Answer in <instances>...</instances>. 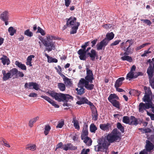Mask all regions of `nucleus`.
I'll use <instances>...</instances> for the list:
<instances>
[{"label": "nucleus", "instance_id": "nucleus-41", "mask_svg": "<svg viewBox=\"0 0 154 154\" xmlns=\"http://www.w3.org/2000/svg\"><path fill=\"white\" fill-rule=\"evenodd\" d=\"M31 84L32 89H34L36 91H38L39 89V85L36 83L31 82Z\"/></svg>", "mask_w": 154, "mask_h": 154}, {"label": "nucleus", "instance_id": "nucleus-60", "mask_svg": "<svg viewBox=\"0 0 154 154\" xmlns=\"http://www.w3.org/2000/svg\"><path fill=\"white\" fill-rule=\"evenodd\" d=\"M121 40H117L115 41L113 43H112L110 45V46H113L116 45L118 44L120 42H121Z\"/></svg>", "mask_w": 154, "mask_h": 154}, {"label": "nucleus", "instance_id": "nucleus-34", "mask_svg": "<svg viewBox=\"0 0 154 154\" xmlns=\"http://www.w3.org/2000/svg\"><path fill=\"white\" fill-rule=\"evenodd\" d=\"M39 119L38 116H37L30 119L29 123V127H32L33 125V124L36 122Z\"/></svg>", "mask_w": 154, "mask_h": 154}, {"label": "nucleus", "instance_id": "nucleus-50", "mask_svg": "<svg viewBox=\"0 0 154 154\" xmlns=\"http://www.w3.org/2000/svg\"><path fill=\"white\" fill-rule=\"evenodd\" d=\"M31 85V82H26L24 85V88L26 89H32Z\"/></svg>", "mask_w": 154, "mask_h": 154}, {"label": "nucleus", "instance_id": "nucleus-12", "mask_svg": "<svg viewBox=\"0 0 154 154\" xmlns=\"http://www.w3.org/2000/svg\"><path fill=\"white\" fill-rule=\"evenodd\" d=\"M90 108L92 112L93 119L96 121L98 119V116L97 111L96 108L94 105H92Z\"/></svg>", "mask_w": 154, "mask_h": 154}, {"label": "nucleus", "instance_id": "nucleus-24", "mask_svg": "<svg viewBox=\"0 0 154 154\" xmlns=\"http://www.w3.org/2000/svg\"><path fill=\"white\" fill-rule=\"evenodd\" d=\"M125 80L124 77H120L118 78L116 81L115 84V87H119L122 85V82Z\"/></svg>", "mask_w": 154, "mask_h": 154}, {"label": "nucleus", "instance_id": "nucleus-40", "mask_svg": "<svg viewBox=\"0 0 154 154\" xmlns=\"http://www.w3.org/2000/svg\"><path fill=\"white\" fill-rule=\"evenodd\" d=\"M8 31L10 33V35L11 36H13L16 33V30L13 27L11 26L9 28Z\"/></svg>", "mask_w": 154, "mask_h": 154}, {"label": "nucleus", "instance_id": "nucleus-31", "mask_svg": "<svg viewBox=\"0 0 154 154\" xmlns=\"http://www.w3.org/2000/svg\"><path fill=\"white\" fill-rule=\"evenodd\" d=\"M83 139L84 140V142L88 146H91L92 144V141L91 138L88 136L85 137H83Z\"/></svg>", "mask_w": 154, "mask_h": 154}, {"label": "nucleus", "instance_id": "nucleus-38", "mask_svg": "<svg viewBox=\"0 0 154 154\" xmlns=\"http://www.w3.org/2000/svg\"><path fill=\"white\" fill-rule=\"evenodd\" d=\"M133 78H135L134 72L130 71L127 75L126 79H129V80H130L131 79Z\"/></svg>", "mask_w": 154, "mask_h": 154}, {"label": "nucleus", "instance_id": "nucleus-20", "mask_svg": "<svg viewBox=\"0 0 154 154\" xmlns=\"http://www.w3.org/2000/svg\"><path fill=\"white\" fill-rule=\"evenodd\" d=\"M111 125L109 123L106 124H102L100 125V129L104 131H109V129L111 128Z\"/></svg>", "mask_w": 154, "mask_h": 154}, {"label": "nucleus", "instance_id": "nucleus-35", "mask_svg": "<svg viewBox=\"0 0 154 154\" xmlns=\"http://www.w3.org/2000/svg\"><path fill=\"white\" fill-rule=\"evenodd\" d=\"M141 93V92L140 91L134 89L132 90L129 92V94L130 95L133 96H139Z\"/></svg>", "mask_w": 154, "mask_h": 154}, {"label": "nucleus", "instance_id": "nucleus-22", "mask_svg": "<svg viewBox=\"0 0 154 154\" xmlns=\"http://www.w3.org/2000/svg\"><path fill=\"white\" fill-rule=\"evenodd\" d=\"M0 60H1L3 65H5L6 64L8 65L10 63L9 58L5 55H3L2 57L0 58Z\"/></svg>", "mask_w": 154, "mask_h": 154}, {"label": "nucleus", "instance_id": "nucleus-23", "mask_svg": "<svg viewBox=\"0 0 154 154\" xmlns=\"http://www.w3.org/2000/svg\"><path fill=\"white\" fill-rule=\"evenodd\" d=\"M75 26H72L71 30L70 32L71 34H74L77 32V31L78 29L79 26L80 25V23L79 22L75 23L74 24Z\"/></svg>", "mask_w": 154, "mask_h": 154}, {"label": "nucleus", "instance_id": "nucleus-33", "mask_svg": "<svg viewBox=\"0 0 154 154\" xmlns=\"http://www.w3.org/2000/svg\"><path fill=\"white\" fill-rule=\"evenodd\" d=\"M72 122L73 123L75 129L79 130L80 129V127L79 125V121L76 120L75 117L73 118Z\"/></svg>", "mask_w": 154, "mask_h": 154}, {"label": "nucleus", "instance_id": "nucleus-48", "mask_svg": "<svg viewBox=\"0 0 154 154\" xmlns=\"http://www.w3.org/2000/svg\"><path fill=\"white\" fill-rule=\"evenodd\" d=\"M151 43L150 42H146L145 43L143 44L142 45L137 47L136 48V51H138L140 49H141L142 48L144 47L145 46L147 45H149Z\"/></svg>", "mask_w": 154, "mask_h": 154}, {"label": "nucleus", "instance_id": "nucleus-13", "mask_svg": "<svg viewBox=\"0 0 154 154\" xmlns=\"http://www.w3.org/2000/svg\"><path fill=\"white\" fill-rule=\"evenodd\" d=\"M152 60L150 59H149L147 60V62L149 63V66L147 69V73L154 72V58H152Z\"/></svg>", "mask_w": 154, "mask_h": 154}, {"label": "nucleus", "instance_id": "nucleus-3", "mask_svg": "<svg viewBox=\"0 0 154 154\" xmlns=\"http://www.w3.org/2000/svg\"><path fill=\"white\" fill-rule=\"evenodd\" d=\"M49 96L59 102L66 101L67 102L70 99H73V97L67 94L55 92L54 91H51L47 92Z\"/></svg>", "mask_w": 154, "mask_h": 154}, {"label": "nucleus", "instance_id": "nucleus-54", "mask_svg": "<svg viewBox=\"0 0 154 154\" xmlns=\"http://www.w3.org/2000/svg\"><path fill=\"white\" fill-rule=\"evenodd\" d=\"M63 147H64V146L62 143V142H60L56 145L55 150H56L57 149L59 148H61L63 149Z\"/></svg>", "mask_w": 154, "mask_h": 154}, {"label": "nucleus", "instance_id": "nucleus-21", "mask_svg": "<svg viewBox=\"0 0 154 154\" xmlns=\"http://www.w3.org/2000/svg\"><path fill=\"white\" fill-rule=\"evenodd\" d=\"M64 147L63 148V149L65 151H67L68 150H75L77 149L76 147L73 146V145L70 143L64 144Z\"/></svg>", "mask_w": 154, "mask_h": 154}, {"label": "nucleus", "instance_id": "nucleus-30", "mask_svg": "<svg viewBox=\"0 0 154 154\" xmlns=\"http://www.w3.org/2000/svg\"><path fill=\"white\" fill-rule=\"evenodd\" d=\"M82 85H79V83L78 84V86L80 88L79 89L78 88L76 89V91H77V94L79 95H82L85 93V89L83 88V86H81Z\"/></svg>", "mask_w": 154, "mask_h": 154}, {"label": "nucleus", "instance_id": "nucleus-53", "mask_svg": "<svg viewBox=\"0 0 154 154\" xmlns=\"http://www.w3.org/2000/svg\"><path fill=\"white\" fill-rule=\"evenodd\" d=\"M64 124V121L63 120H61V121L59 122L58 124L56 126V128H61L63 127Z\"/></svg>", "mask_w": 154, "mask_h": 154}, {"label": "nucleus", "instance_id": "nucleus-9", "mask_svg": "<svg viewBox=\"0 0 154 154\" xmlns=\"http://www.w3.org/2000/svg\"><path fill=\"white\" fill-rule=\"evenodd\" d=\"M77 18L75 17L71 16L69 18H66V25H65L62 28L63 30L66 29L67 27H71L74 25L75 23L76 22Z\"/></svg>", "mask_w": 154, "mask_h": 154}, {"label": "nucleus", "instance_id": "nucleus-57", "mask_svg": "<svg viewBox=\"0 0 154 154\" xmlns=\"http://www.w3.org/2000/svg\"><path fill=\"white\" fill-rule=\"evenodd\" d=\"M150 48H149L148 51H144V53L143 54L141 55V56L142 57H144L145 56H147V54H149L151 53V51H149V50Z\"/></svg>", "mask_w": 154, "mask_h": 154}, {"label": "nucleus", "instance_id": "nucleus-36", "mask_svg": "<svg viewBox=\"0 0 154 154\" xmlns=\"http://www.w3.org/2000/svg\"><path fill=\"white\" fill-rule=\"evenodd\" d=\"M144 89L145 91L144 95H147L151 96H152V93L149 88H148L146 86H144Z\"/></svg>", "mask_w": 154, "mask_h": 154}, {"label": "nucleus", "instance_id": "nucleus-27", "mask_svg": "<svg viewBox=\"0 0 154 154\" xmlns=\"http://www.w3.org/2000/svg\"><path fill=\"white\" fill-rule=\"evenodd\" d=\"M2 72L3 75L2 78L3 80H7L9 78H11V74L10 72H8L6 73L5 71V70H3L2 71Z\"/></svg>", "mask_w": 154, "mask_h": 154}, {"label": "nucleus", "instance_id": "nucleus-37", "mask_svg": "<svg viewBox=\"0 0 154 154\" xmlns=\"http://www.w3.org/2000/svg\"><path fill=\"white\" fill-rule=\"evenodd\" d=\"M58 88L60 91H64L65 90L66 86L65 84L62 83H57Z\"/></svg>", "mask_w": 154, "mask_h": 154}, {"label": "nucleus", "instance_id": "nucleus-6", "mask_svg": "<svg viewBox=\"0 0 154 154\" xmlns=\"http://www.w3.org/2000/svg\"><path fill=\"white\" fill-rule=\"evenodd\" d=\"M114 36V34L113 32H111L107 33L106 35V38L101 41L99 44H97V50H102L103 47H105L108 44L109 41L112 40Z\"/></svg>", "mask_w": 154, "mask_h": 154}, {"label": "nucleus", "instance_id": "nucleus-59", "mask_svg": "<svg viewBox=\"0 0 154 154\" xmlns=\"http://www.w3.org/2000/svg\"><path fill=\"white\" fill-rule=\"evenodd\" d=\"M103 27L107 29L111 28L112 26V25L109 24H105L103 25Z\"/></svg>", "mask_w": 154, "mask_h": 154}, {"label": "nucleus", "instance_id": "nucleus-16", "mask_svg": "<svg viewBox=\"0 0 154 154\" xmlns=\"http://www.w3.org/2000/svg\"><path fill=\"white\" fill-rule=\"evenodd\" d=\"M154 72L147 73L148 75L150 85L152 88H154Z\"/></svg>", "mask_w": 154, "mask_h": 154}, {"label": "nucleus", "instance_id": "nucleus-64", "mask_svg": "<svg viewBox=\"0 0 154 154\" xmlns=\"http://www.w3.org/2000/svg\"><path fill=\"white\" fill-rule=\"evenodd\" d=\"M148 139L151 141H154V135H152L149 137H148L147 136Z\"/></svg>", "mask_w": 154, "mask_h": 154}, {"label": "nucleus", "instance_id": "nucleus-42", "mask_svg": "<svg viewBox=\"0 0 154 154\" xmlns=\"http://www.w3.org/2000/svg\"><path fill=\"white\" fill-rule=\"evenodd\" d=\"M116 126L118 129L120 130L122 133L124 132V128L120 122H118L117 123Z\"/></svg>", "mask_w": 154, "mask_h": 154}, {"label": "nucleus", "instance_id": "nucleus-51", "mask_svg": "<svg viewBox=\"0 0 154 154\" xmlns=\"http://www.w3.org/2000/svg\"><path fill=\"white\" fill-rule=\"evenodd\" d=\"M24 34L29 37H32L33 35L32 32L30 31L29 29H27L24 32Z\"/></svg>", "mask_w": 154, "mask_h": 154}, {"label": "nucleus", "instance_id": "nucleus-18", "mask_svg": "<svg viewBox=\"0 0 154 154\" xmlns=\"http://www.w3.org/2000/svg\"><path fill=\"white\" fill-rule=\"evenodd\" d=\"M77 53L79 55V58L81 60H86V54L87 53L85 50L81 49L78 51Z\"/></svg>", "mask_w": 154, "mask_h": 154}, {"label": "nucleus", "instance_id": "nucleus-39", "mask_svg": "<svg viewBox=\"0 0 154 154\" xmlns=\"http://www.w3.org/2000/svg\"><path fill=\"white\" fill-rule=\"evenodd\" d=\"M121 59L123 60H127L129 62L132 61V59L131 57L128 56H124L121 57Z\"/></svg>", "mask_w": 154, "mask_h": 154}, {"label": "nucleus", "instance_id": "nucleus-7", "mask_svg": "<svg viewBox=\"0 0 154 154\" xmlns=\"http://www.w3.org/2000/svg\"><path fill=\"white\" fill-rule=\"evenodd\" d=\"M119 99V97L114 93L110 94L108 98V101L113 106L118 109H120V106L119 102L117 100Z\"/></svg>", "mask_w": 154, "mask_h": 154}, {"label": "nucleus", "instance_id": "nucleus-1", "mask_svg": "<svg viewBox=\"0 0 154 154\" xmlns=\"http://www.w3.org/2000/svg\"><path fill=\"white\" fill-rule=\"evenodd\" d=\"M86 75L85 79L81 78L79 82V85H84L85 88L88 90H91L94 88V85L92 83L93 80L94 79V75L92 71L86 68Z\"/></svg>", "mask_w": 154, "mask_h": 154}, {"label": "nucleus", "instance_id": "nucleus-8", "mask_svg": "<svg viewBox=\"0 0 154 154\" xmlns=\"http://www.w3.org/2000/svg\"><path fill=\"white\" fill-rule=\"evenodd\" d=\"M115 129L109 134H108L106 137V139L108 141V143H112L114 142H119L120 140V137L117 134L114 132Z\"/></svg>", "mask_w": 154, "mask_h": 154}, {"label": "nucleus", "instance_id": "nucleus-62", "mask_svg": "<svg viewBox=\"0 0 154 154\" xmlns=\"http://www.w3.org/2000/svg\"><path fill=\"white\" fill-rule=\"evenodd\" d=\"M65 5L67 7H69L71 2V0H65Z\"/></svg>", "mask_w": 154, "mask_h": 154}, {"label": "nucleus", "instance_id": "nucleus-5", "mask_svg": "<svg viewBox=\"0 0 154 154\" xmlns=\"http://www.w3.org/2000/svg\"><path fill=\"white\" fill-rule=\"evenodd\" d=\"M109 145L110 144L105 139L100 138L98 141V144L94 146V150L97 152H105L106 153Z\"/></svg>", "mask_w": 154, "mask_h": 154}, {"label": "nucleus", "instance_id": "nucleus-56", "mask_svg": "<svg viewBox=\"0 0 154 154\" xmlns=\"http://www.w3.org/2000/svg\"><path fill=\"white\" fill-rule=\"evenodd\" d=\"M24 76V75L23 72L20 71H18V72L17 73L16 76V77H15L16 78H17L18 77L22 78Z\"/></svg>", "mask_w": 154, "mask_h": 154}, {"label": "nucleus", "instance_id": "nucleus-43", "mask_svg": "<svg viewBox=\"0 0 154 154\" xmlns=\"http://www.w3.org/2000/svg\"><path fill=\"white\" fill-rule=\"evenodd\" d=\"M130 118L128 116H123L122 119V122L123 123L129 125Z\"/></svg>", "mask_w": 154, "mask_h": 154}, {"label": "nucleus", "instance_id": "nucleus-44", "mask_svg": "<svg viewBox=\"0 0 154 154\" xmlns=\"http://www.w3.org/2000/svg\"><path fill=\"white\" fill-rule=\"evenodd\" d=\"M51 129V127L49 125H45L44 134L45 135H47L48 134Z\"/></svg>", "mask_w": 154, "mask_h": 154}, {"label": "nucleus", "instance_id": "nucleus-19", "mask_svg": "<svg viewBox=\"0 0 154 154\" xmlns=\"http://www.w3.org/2000/svg\"><path fill=\"white\" fill-rule=\"evenodd\" d=\"M150 96L147 95H144L142 98L143 101L145 102H147L146 103H149L151 106L154 107V104L152 102V98H150Z\"/></svg>", "mask_w": 154, "mask_h": 154}, {"label": "nucleus", "instance_id": "nucleus-2", "mask_svg": "<svg viewBox=\"0 0 154 154\" xmlns=\"http://www.w3.org/2000/svg\"><path fill=\"white\" fill-rule=\"evenodd\" d=\"M40 39L43 44L45 47V50L48 52L52 50H54L56 49L55 41L53 40L57 39L56 37L50 35H47L46 36V39H44L43 38L41 37Z\"/></svg>", "mask_w": 154, "mask_h": 154}, {"label": "nucleus", "instance_id": "nucleus-26", "mask_svg": "<svg viewBox=\"0 0 154 154\" xmlns=\"http://www.w3.org/2000/svg\"><path fill=\"white\" fill-rule=\"evenodd\" d=\"M64 82V83L67 85L71 86L72 85V81L70 79L66 77L65 75L62 77Z\"/></svg>", "mask_w": 154, "mask_h": 154}, {"label": "nucleus", "instance_id": "nucleus-46", "mask_svg": "<svg viewBox=\"0 0 154 154\" xmlns=\"http://www.w3.org/2000/svg\"><path fill=\"white\" fill-rule=\"evenodd\" d=\"M17 72L18 70L15 68L12 69L10 71V73L12 76L15 75V77H16Z\"/></svg>", "mask_w": 154, "mask_h": 154}, {"label": "nucleus", "instance_id": "nucleus-29", "mask_svg": "<svg viewBox=\"0 0 154 154\" xmlns=\"http://www.w3.org/2000/svg\"><path fill=\"white\" fill-rule=\"evenodd\" d=\"M87 54L91 58V60L93 61L94 60L95 56L97 55L96 51L94 49H92L91 53L88 52Z\"/></svg>", "mask_w": 154, "mask_h": 154}, {"label": "nucleus", "instance_id": "nucleus-25", "mask_svg": "<svg viewBox=\"0 0 154 154\" xmlns=\"http://www.w3.org/2000/svg\"><path fill=\"white\" fill-rule=\"evenodd\" d=\"M130 120L129 125H137L138 124L137 119L134 116H131L130 117Z\"/></svg>", "mask_w": 154, "mask_h": 154}, {"label": "nucleus", "instance_id": "nucleus-4", "mask_svg": "<svg viewBox=\"0 0 154 154\" xmlns=\"http://www.w3.org/2000/svg\"><path fill=\"white\" fill-rule=\"evenodd\" d=\"M134 43V40L131 39L123 42L120 44V47L125 51L124 53V55H128L133 53V49L132 48L131 46Z\"/></svg>", "mask_w": 154, "mask_h": 154}, {"label": "nucleus", "instance_id": "nucleus-61", "mask_svg": "<svg viewBox=\"0 0 154 154\" xmlns=\"http://www.w3.org/2000/svg\"><path fill=\"white\" fill-rule=\"evenodd\" d=\"M135 78H137L138 76L140 75H143V73L141 72H138L135 73Z\"/></svg>", "mask_w": 154, "mask_h": 154}, {"label": "nucleus", "instance_id": "nucleus-32", "mask_svg": "<svg viewBox=\"0 0 154 154\" xmlns=\"http://www.w3.org/2000/svg\"><path fill=\"white\" fill-rule=\"evenodd\" d=\"M15 64L18 67L23 70H26V66L24 64H22L21 62L18 61H16L15 62Z\"/></svg>", "mask_w": 154, "mask_h": 154}, {"label": "nucleus", "instance_id": "nucleus-55", "mask_svg": "<svg viewBox=\"0 0 154 154\" xmlns=\"http://www.w3.org/2000/svg\"><path fill=\"white\" fill-rule=\"evenodd\" d=\"M141 21H143V23L147 24V25L150 26L152 24L151 21L148 19H143L141 20Z\"/></svg>", "mask_w": 154, "mask_h": 154}, {"label": "nucleus", "instance_id": "nucleus-11", "mask_svg": "<svg viewBox=\"0 0 154 154\" xmlns=\"http://www.w3.org/2000/svg\"><path fill=\"white\" fill-rule=\"evenodd\" d=\"M77 98L79 101H77L76 103L78 105H81L84 104H87L90 106V107L93 105V103L89 101L87 98L85 97H78Z\"/></svg>", "mask_w": 154, "mask_h": 154}, {"label": "nucleus", "instance_id": "nucleus-14", "mask_svg": "<svg viewBox=\"0 0 154 154\" xmlns=\"http://www.w3.org/2000/svg\"><path fill=\"white\" fill-rule=\"evenodd\" d=\"M146 143L145 149L146 151L148 152H152L154 148V145H153V143L148 140H146Z\"/></svg>", "mask_w": 154, "mask_h": 154}, {"label": "nucleus", "instance_id": "nucleus-17", "mask_svg": "<svg viewBox=\"0 0 154 154\" xmlns=\"http://www.w3.org/2000/svg\"><path fill=\"white\" fill-rule=\"evenodd\" d=\"M88 132V125L86 123H85L83 125L82 132L81 133V138L83 139V137L87 136Z\"/></svg>", "mask_w": 154, "mask_h": 154}, {"label": "nucleus", "instance_id": "nucleus-58", "mask_svg": "<svg viewBox=\"0 0 154 154\" xmlns=\"http://www.w3.org/2000/svg\"><path fill=\"white\" fill-rule=\"evenodd\" d=\"M90 151V149H82V152L81 153V154H88V152H89Z\"/></svg>", "mask_w": 154, "mask_h": 154}, {"label": "nucleus", "instance_id": "nucleus-49", "mask_svg": "<svg viewBox=\"0 0 154 154\" xmlns=\"http://www.w3.org/2000/svg\"><path fill=\"white\" fill-rule=\"evenodd\" d=\"M35 146V145H29L26 146V148L27 149H29L32 151H34L36 149Z\"/></svg>", "mask_w": 154, "mask_h": 154}, {"label": "nucleus", "instance_id": "nucleus-52", "mask_svg": "<svg viewBox=\"0 0 154 154\" xmlns=\"http://www.w3.org/2000/svg\"><path fill=\"white\" fill-rule=\"evenodd\" d=\"M37 29V32L40 33L42 35H44L45 34V33L44 30L39 26L38 27Z\"/></svg>", "mask_w": 154, "mask_h": 154}, {"label": "nucleus", "instance_id": "nucleus-45", "mask_svg": "<svg viewBox=\"0 0 154 154\" xmlns=\"http://www.w3.org/2000/svg\"><path fill=\"white\" fill-rule=\"evenodd\" d=\"M90 131L92 133H95L97 130V128L94 124H91L90 127Z\"/></svg>", "mask_w": 154, "mask_h": 154}, {"label": "nucleus", "instance_id": "nucleus-15", "mask_svg": "<svg viewBox=\"0 0 154 154\" xmlns=\"http://www.w3.org/2000/svg\"><path fill=\"white\" fill-rule=\"evenodd\" d=\"M41 97L47 100L55 108H58L59 107V106L58 105L56 104L54 101L53 100L49 97L43 95L41 96Z\"/></svg>", "mask_w": 154, "mask_h": 154}, {"label": "nucleus", "instance_id": "nucleus-28", "mask_svg": "<svg viewBox=\"0 0 154 154\" xmlns=\"http://www.w3.org/2000/svg\"><path fill=\"white\" fill-rule=\"evenodd\" d=\"M0 18L3 21L8 20V12L7 11H5L3 12L1 14Z\"/></svg>", "mask_w": 154, "mask_h": 154}, {"label": "nucleus", "instance_id": "nucleus-47", "mask_svg": "<svg viewBox=\"0 0 154 154\" xmlns=\"http://www.w3.org/2000/svg\"><path fill=\"white\" fill-rule=\"evenodd\" d=\"M55 68L57 70L58 74L61 77H63L64 75L62 73V69L60 66L58 65L57 66V68L55 67Z\"/></svg>", "mask_w": 154, "mask_h": 154}, {"label": "nucleus", "instance_id": "nucleus-63", "mask_svg": "<svg viewBox=\"0 0 154 154\" xmlns=\"http://www.w3.org/2000/svg\"><path fill=\"white\" fill-rule=\"evenodd\" d=\"M34 55H30L28 57L27 59V61L32 62V58H34Z\"/></svg>", "mask_w": 154, "mask_h": 154}, {"label": "nucleus", "instance_id": "nucleus-10", "mask_svg": "<svg viewBox=\"0 0 154 154\" xmlns=\"http://www.w3.org/2000/svg\"><path fill=\"white\" fill-rule=\"evenodd\" d=\"M138 107L139 111L141 113L143 112L144 110H146V109L153 108L149 103H143L142 102L140 103Z\"/></svg>", "mask_w": 154, "mask_h": 154}]
</instances>
